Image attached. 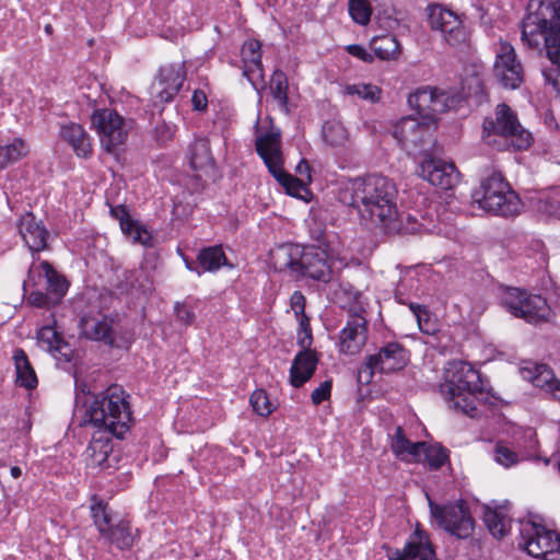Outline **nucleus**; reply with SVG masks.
Instances as JSON below:
<instances>
[{
    "instance_id": "f257e3e1",
    "label": "nucleus",
    "mask_w": 560,
    "mask_h": 560,
    "mask_svg": "<svg viewBox=\"0 0 560 560\" xmlns=\"http://www.w3.org/2000/svg\"><path fill=\"white\" fill-rule=\"evenodd\" d=\"M397 195L392 179L370 174L342 183L338 199L346 206L358 208L361 219L366 223L385 230L397 219Z\"/></svg>"
},
{
    "instance_id": "f03ea898",
    "label": "nucleus",
    "mask_w": 560,
    "mask_h": 560,
    "mask_svg": "<svg viewBox=\"0 0 560 560\" xmlns=\"http://www.w3.org/2000/svg\"><path fill=\"white\" fill-rule=\"evenodd\" d=\"M440 393L450 409L470 418L477 416V406L488 400L479 372L463 361L451 364Z\"/></svg>"
},
{
    "instance_id": "7ed1b4c3",
    "label": "nucleus",
    "mask_w": 560,
    "mask_h": 560,
    "mask_svg": "<svg viewBox=\"0 0 560 560\" xmlns=\"http://www.w3.org/2000/svg\"><path fill=\"white\" fill-rule=\"evenodd\" d=\"M272 259L279 271H288L295 279L327 283L332 277L331 258L326 249L316 245L283 244L277 248Z\"/></svg>"
},
{
    "instance_id": "20e7f679",
    "label": "nucleus",
    "mask_w": 560,
    "mask_h": 560,
    "mask_svg": "<svg viewBox=\"0 0 560 560\" xmlns=\"http://www.w3.org/2000/svg\"><path fill=\"white\" fill-rule=\"evenodd\" d=\"M482 127L483 140L499 151L527 150L533 142L532 133L520 124L517 115L504 103L497 105L493 117L485 118Z\"/></svg>"
},
{
    "instance_id": "39448f33",
    "label": "nucleus",
    "mask_w": 560,
    "mask_h": 560,
    "mask_svg": "<svg viewBox=\"0 0 560 560\" xmlns=\"http://www.w3.org/2000/svg\"><path fill=\"white\" fill-rule=\"evenodd\" d=\"M560 28V0H529L522 21V42L540 49L544 35Z\"/></svg>"
},
{
    "instance_id": "423d86ee",
    "label": "nucleus",
    "mask_w": 560,
    "mask_h": 560,
    "mask_svg": "<svg viewBox=\"0 0 560 560\" xmlns=\"http://www.w3.org/2000/svg\"><path fill=\"white\" fill-rule=\"evenodd\" d=\"M472 197L481 209L505 218L517 215L522 208L520 197L499 172L483 178Z\"/></svg>"
},
{
    "instance_id": "0eeeda50",
    "label": "nucleus",
    "mask_w": 560,
    "mask_h": 560,
    "mask_svg": "<svg viewBox=\"0 0 560 560\" xmlns=\"http://www.w3.org/2000/svg\"><path fill=\"white\" fill-rule=\"evenodd\" d=\"M80 387L82 393L91 395L93 398L89 404L84 402L86 406L80 425H91L95 429L86 454L90 458L89 465L97 467L105 463V393L97 392L95 386L89 387L86 384H81Z\"/></svg>"
},
{
    "instance_id": "6e6552de",
    "label": "nucleus",
    "mask_w": 560,
    "mask_h": 560,
    "mask_svg": "<svg viewBox=\"0 0 560 560\" xmlns=\"http://www.w3.org/2000/svg\"><path fill=\"white\" fill-rule=\"evenodd\" d=\"M500 304L514 317L534 325L546 323L551 316V308L545 298L520 288H503L500 293Z\"/></svg>"
},
{
    "instance_id": "1a4fd4ad",
    "label": "nucleus",
    "mask_w": 560,
    "mask_h": 560,
    "mask_svg": "<svg viewBox=\"0 0 560 560\" xmlns=\"http://www.w3.org/2000/svg\"><path fill=\"white\" fill-rule=\"evenodd\" d=\"M280 133L270 131L258 136L255 147L269 172L285 188L287 192L291 196L300 197L301 192L306 190V184L303 179L284 172L280 156Z\"/></svg>"
},
{
    "instance_id": "9d476101",
    "label": "nucleus",
    "mask_w": 560,
    "mask_h": 560,
    "mask_svg": "<svg viewBox=\"0 0 560 560\" xmlns=\"http://www.w3.org/2000/svg\"><path fill=\"white\" fill-rule=\"evenodd\" d=\"M434 126L419 121L413 116L400 118L393 127L392 135L398 144L409 154L427 155L434 145Z\"/></svg>"
},
{
    "instance_id": "9b49d317",
    "label": "nucleus",
    "mask_w": 560,
    "mask_h": 560,
    "mask_svg": "<svg viewBox=\"0 0 560 560\" xmlns=\"http://www.w3.org/2000/svg\"><path fill=\"white\" fill-rule=\"evenodd\" d=\"M410 360L407 348L398 341H388L375 353L364 358L359 370V377L364 376V383H370L375 373L392 374L404 370Z\"/></svg>"
},
{
    "instance_id": "f8f14e48",
    "label": "nucleus",
    "mask_w": 560,
    "mask_h": 560,
    "mask_svg": "<svg viewBox=\"0 0 560 560\" xmlns=\"http://www.w3.org/2000/svg\"><path fill=\"white\" fill-rule=\"evenodd\" d=\"M520 547L545 560H560V535L533 521L520 522Z\"/></svg>"
},
{
    "instance_id": "ddd939ff",
    "label": "nucleus",
    "mask_w": 560,
    "mask_h": 560,
    "mask_svg": "<svg viewBox=\"0 0 560 560\" xmlns=\"http://www.w3.org/2000/svg\"><path fill=\"white\" fill-rule=\"evenodd\" d=\"M431 516L438 526L459 539L471 536L475 521L465 501L438 504L429 499Z\"/></svg>"
},
{
    "instance_id": "4468645a",
    "label": "nucleus",
    "mask_w": 560,
    "mask_h": 560,
    "mask_svg": "<svg viewBox=\"0 0 560 560\" xmlns=\"http://www.w3.org/2000/svg\"><path fill=\"white\" fill-rule=\"evenodd\" d=\"M130 395L122 386H107V434L117 440H125L133 422Z\"/></svg>"
},
{
    "instance_id": "2eb2a0df",
    "label": "nucleus",
    "mask_w": 560,
    "mask_h": 560,
    "mask_svg": "<svg viewBox=\"0 0 560 560\" xmlns=\"http://www.w3.org/2000/svg\"><path fill=\"white\" fill-rule=\"evenodd\" d=\"M493 75L504 89L511 90L517 89L524 80L522 63L517 60L514 47L506 40L499 43Z\"/></svg>"
},
{
    "instance_id": "dca6fc26",
    "label": "nucleus",
    "mask_w": 560,
    "mask_h": 560,
    "mask_svg": "<svg viewBox=\"0 0 560 560\" xmlns=\"http://www.w3.org/2000/svg\"><path fill=\"white\" fill-rule=\"evenodd\" d=\"M85 296L88 303L79 324L80 337L102 341L105 338V302L95 291H88Z\"/></svg>"
},
{
    "instance_id": "f3484780",
    "label": "nucleus",
    "mask_w": 560,
    "mask_h": 560,
    "mask_svg": "<svg viewBox=\"0 0 560 560\" xmlns=\"http://www.w3.org/2000/svg\"><path fill=\"white\" fill-rule=\"evenodd\" d=\"M186 79L184 62H174L162 66L159 70L156 81L153 84L155 91L154 104H165L174 100L180 91Z\"/></svg>"
},
{
    "instance_id": "a211bd4d",
    "label": "nucleus",
    "mask_w": 560,
    "mask_h": 560,
    "mask_svg": "<svg viewBox=\"0 0 560 560\" xmlns=\"http://www.w3.org/2000/svg\"><path fill=\"white\" fill-rule=\"evenodd\" d=\"M417 173L431 185L441 189H452L458 182L459 173L454 163L434 159L431 153L423 155Z\"/></svg>"
},
{
    "instance_id": "6ab92c4d",
    "label": "nucleus",
    "mask_w": 560,
    "mask_h": 560,
    "mask_svg": "<svg viewBox=\"0 0 560 560\" xmlns=\"http://www.w3.org/2000/svg\"><path fill=\"white\" fill-rule=\"evenodd\" d=\"M20 236L33 254H38L48 247L49 231L43 220L37 219L33 212H25L16 223Z\"/></svg>"
},
{
    "instance_id": "aec40b11",
    "label": "nucleus",
    "mask_w": 560,
    "mask_h": 560,
    "mask_svg": "<svg viewBox=\"0 0 560 560\" xmlns=\"http://www.w3.org/2000/svg\"><path fill=\"white\" fill-rule=\"evenodd\" d=\"M366 340L368 320L360 314H351L339 334V351L343 354L359 353Z\"/></svg>"
},
{
    "instance_id": "412c9836",
    "label": "nucleus",
    "mask_w": 560,
    "mask_h": 560,
    "mask_svg": "<svg viewBox=\"0 0 560 560\" xmlns=\"http://www.w3.org/2000/svg\"><path fill=\"white\" fill-rule=\"evenodd\" d=\"M388 560H436L434 549L424 530L416 529L402 550L389 549Z\"/></svg>"
},
{
    "instance_id": "4be33fe9",
    "label": "nucleus",
    "mask_w": 560,
    "mask_h": 560,
    "mask_svg": "<svg viewBox=\"0 0 560 560\" xmlns=\"http://www.w3.org/2000/svg\"><path fill=\"white\" fill-rule=\"evenodd\" d=\"M107 206L109 207L110 217L118 222L124 235L129 237L135 244H141L144 247L153 246L151 233L145 226L132 219L125 205L110 206L107 202Z\"/></svg>"
},
{
    "instance_id": "5701e85b",
    "label": "nucleus",
    "mask_w": 560,
    "mask_h": 560,
    "mask_svg": "<svg viewBox=\"0 0 560 560\" xmlns=\"http://www.w3.org/2000/svg\"><path fill=\"white\" fill-rule=\"evenodd\" d=\"M551 66L542 70L545 81L560 93V28L544 35L541 45Z\"/></svg>"
},
{
    "instance_id": "b1692460",
    "label": "nucleus",
    "mask_w": 560,
    "mask_h": 560,
    "mask_svg": "<svg viewBox=\"0 0 560 560\" xmlns=\"http://www.w3.org/2000/svg\"><path fill=\"white\" fill-rule=\"evenodd\" d=\"M318 364V357L311 348L301 349L292 362L290 369V384L299 388L314 375Z\"/></svg>"
},
{
    "instance_id": "393cba45",
    "label": "nucleus",
    "mask_w": 560,
    "mask_h": 560,
    "mask_svg": "<svg viewBox=\"0 0 560 560\" xmlns=\"http://www.w3.org/2000/svg\"><path fill=\"white\" fill-rule=\"evenodd\" d=\"M261 45L259 40L250 39L244 43L241 55L243 75L256 88V81H264V67L261 62Z\"/></svg>"
},
{
    "instance_id": "a878e982",
    "label": "nucleus",
    "mask_w": 560,
    "mask_h": 560,
    "mask_svg": "<svg viewBox=\"0 0 560 560\" xmlns=\"http://www.w3.org/2000/svg\"><path fill=\"white\" fill-rule=\"evenodd\" d=\"M37 342L42 349L49 352L57 359L69 362L72 358V350L54 325H45L37 331Z\"/></svg>"
},
{
    "instance_id": "bb28decb",
    "label": "nucleus",
    "mask_w": 560,
    "mask_h": 560,
    "mask_svg": "<svg viewBox=\"0 0 560 560\" xmlns=\"http://www.w3.org/2000/svg\"><path fill=\"white\" fill-rule=\"evenodd\" d=\"M133 124L132 119L125 118L116 109L107 108V153L126 143Z\"/></svg>"
},
{
    "instance_id": "cd10ccee",
    "label": "nucleus",
    "mask_w": 560,
    "mask_h": 560,
    "mask_svg": "<svg viewBox=\"0 0 560 560\" xmlns=\"http://www.w3.org/2000/svg\"><path fill=\"white\" fill-rule=\"evenodd\" d=\"M59 137L71 145L78 156L86 159L92 155L90 137L81 125L75 122L61 125Z\"/></svg>"
},
{
    "instance_id": "c85d7f7f",
    "label": "nucleus",
    "mask_w": 560,
    "mask_h": 560,
    "mask_svg": "<svg viewBox=\"0 0 560 560\" xmlns=\"http://www.w3.org/2000/svg\"><path fill=\"white\" fill-rule=\"evenodd\" d=\"M524 378L540 388H547L560 399V381L555 377L552 370L547 364H535L532 369L524 368Z\"/></svg>"
},
{
    "instance_id": "c756f323",
    "label": "nucleus",
    "mask_w": 560,
    "mask_h": 560,
    "mask_svg": "<svg viewBox=\"0 0 560 560\" xmlns=\"http://www.w3.org/2000/svg\"><path fill=\"white\" fill-rule=\"evenodd\" d=\"M189 164L195 171L212 168L214 159L210 150V142L205 137H198L189 147Z\"/></svg>"
},
{
    "instance_id": "7c9ffc66",
    "label": "nucleus",
    "mask_w": 560,
    "mask_h": 560,
    "mask_svg": "<svg viewBox=\"0 0 560 560\" xmlns=\"http://www.w3.org/2000/svg\"><path fill=\"white\" fill-rule=\"evenodd\" d=\"M13 361L16 372V384L26 389H33L37 386L38 380L36 373L23 349H15Z\"/></svg>"
},
{
    "instance_id": "2f4dec72",
    "label": "nucleus",
    "mask_w": 560,
    "mask_h": 560,
    "mask_svg": "<svg viewBox=\"0 0 560 560\" xmlns=\"http://www.w3.org/2000/svg\"><path fill=\"white\" fill-rule=\"evenodd\" d=\"M39 269L46 279L47 292L52 296V301L58 304L68 291L67 280L46 260L40 261Z\"/></svg>"
},
{
    "instance_id": "473e14b6",
    "label": "nucleus",
    "mask_w": 560,
    "mask_h": 560,
    "mask_svg": "<svg viewBox=\"0 0 560 560\" xmlns=\"http://www.w3.org/2000/svg\"><path fill=\"white\" fill-rule=\"evenodd\" d=\"M107 540L118 549H129L135 541V534L127 521H119L116 525L112 524V517L107 513Z\"/></svg>"
},
{
    "instance_id": "72a5a7b5",
    "label": "nucleus",
    "mask_w": 560,
    "mask_h": 560,
    "mask_svg": "<svg viewBox=\"0 0 560 560\" xmlns=\"http://www.w3.org/2000/svg\"><path fill=\"white\" fill-rule=\"evenodd\" d=\"M197 261L202 273L215 272L222 266H226L229 264L223 248L220 245L209 246L200 249L197 255Z\"/></svg>"
},
{
    "instance_id": "f704fd0d",
    "label": "nucleus",
    "mask_w": 560,
    "mask_h": 560,
    "mask_svg": "<svg viewBox=\"0 0 560 560\" xmlns=\"http://www.w3.org/2000/svg\"><path fill=\"white\" fill-rule=\"evenodd\" d=\"M421 447H423V442H410L400 425L395 429L390 439V448L397 457L413 460Z\"/></svg>"
},
{
    "instance_id": "c9c22d12",
    "label": "nucleus",
    "mask_w": 560,
    "mask_h": 560,
    "mask_svg": "<svg viewBox=\"0 0 560 560\" xmlns=\"http://www.w3.org/2000/svg\"><path fill=\"white\" fill-rule=\"evenodd\" d=\"M448 460V450L439 444H428L423 442V447L418 451V455L412 462L428 465L431 470L440 469Z\"/></svg>"
},
{
    "instance_id": "e433bc0d",
    "label": "nucleus",
    "mask_w": 560,
    "mask_h": 560,
    "mask_svg": "<svg viewBox=\"0 0 560 560\" xmlns=\"http://www.w3.org/2000/svg\"><path fill=\"white\" fill-rule=\"evenodd\" d=\"M269 88L270 93L273 100L278 103L280 109L285 115H289L291 109L289 107V82L287 74L283 71L276 69L271 75Z\"/></svg>"
},
{
    "instance_id": "4c0bfd02",
    "label": "nucleus",
    "mask_w": 560,
    "mask_h": 560,
    "mask_svg": "<svg viewBox=\"0 0 560 560\" xmlns=\"http://www.w3.org/2000/svg\"><path fill=\"white\" fill-rule=\"evenodd\" d=\"M374 55L381 60L395 59L400 52V45L394 35L375 36L370 43Z\"/></svg>"
},
{
    "instance_id": "58836bf2",
    "label": "nucleus",
    "mask_w": 560,
    "mask_h": 560,
    "mask_svg": "<svg viewBox=\"0 0 560 560\" xmlns=\"http://www.w3.org/2000/svg\"><path fill=\"white\" fill-rule=\"evenodd\" d=\"M485 523L495 538H502L506 535L511 527V518L508 516L503 508L488 510L485 513Z\"/></svg>"
},
{
    "instance_id": "ea45409f",
    "label": "nucleus",
    "mask_w": 560,
    "mask_h": 560,
    "mask_svg": "<svg viewBox=\"0 0 560 560\" xmlns=\"http://www.w3.org/2000/svg\"><path fill=\"white\" fill-rule=\"evenodd\" d=\"M435 93V88L421 86L408 96L409 106L421 115L424 120L430 117L429 110Z\"/></svg>"
},
{
    "instance_id": "a19ab883",
    "label": "nucleus",
    "mask_w": 560,
    "mask_h": 560,
    "mask_svg": "<svg viewBox=\"0 0 560 560\" xmlns=\"http://www.w3.org/2000/svg\"><path fill=\"white\" fill-rule=\"evenodd\" d=\"M28 152L27 144L21 138H15L11 143L0 145V170L15 163Z\"/></svg>"
},
{
    "instance_id": "79ce46f5",
    "label": "nucleus",
    "mask_w": 560,
    "mask_h": 560,
    "mask_svg": "<svg viewBox=\"0 0 560 560\" xmlns=\"http://www.w3.org/2000/svg\"><path fill=\"white\" fill-rule=\"evenodd\" d=\"M324 141L330 147H341L348 140V132L343 125L336 120H328L323 125Z\"/></svg>"
},
{
    "instance_id": "37998d69",
    "label": "nucleus",
    "mask_w": 560,
    "mask_h": 560,
    "mask_svg": "<svg viewBox=\"0 0 560 560\" xmlns=\"http://www.w3.org/2000/svg\"><path fill=\"white\" fill-rule=\"evenodd\" d=\"M522 456L515 450L509 447L503 441L497 442L493 447V459L504 468H511L520 463Z\"/></svg>"
},
{
    "instance_id": "c03bdc74",
    "label": "nucleus",
    "mask_w": 560,
    "mask_h": 560,
    "mask_svg": "<svg viewBox=\"0 0 560 560\" xmlns=\"http://www.w3.org/2000/svg\"><path fill=\"white\" fill-rule=\"evenodd\" d=\"M348 10L351 19L360 25H366L371 20L372 8L368 0H349Z\"/></svg>"
},
{
    "instance_id": "a18cd8bd",
    "label": "nucleus",
    "mask_w": 560,
    "mask_h": 560,
    "mask_svg": "<svg viewBox=\"0 0 560 560\" xmlns=\"http://www.w3.org/2000/svg\"><path fill=\"white\" fill-rule=\"evenodd\" d=\"M539 210L552 215L560 217V190L552 189L539 198Z\"/></svg>"
},
{
    "instance_id": "49530a36",
    "label": "nucleus",
    "mask_w": 560,
    "mask_h": 560,
    "mask_svg": "<svg viewBox=\"0 0 560 560\" xmlns=\"http://www.w3.org/2000/svg\"><path fill=\"white\" fill-rule=\"evenodd\" d=\"M249 401L254 411L261 417H268L273 411V406L264 389H256Z\"/></svg>"
},
{
    "instance_id": "de8ad7c7",
    "label": "nucleus",
    "mask_w": 560,
    "mask_h": 560,
    "mask_svg": "<svg viewBox=\"0 0 560 560\" xmlns=\"http://www.w3.org/2000/svg\"><path fill=\"white\" fill-rule=\"evenodd\" d=\"M299 327L296 330V343L301 349L311 348L313 343V335L310 323V317L302 316L296 318Z\"/></svg>"
},
{
    "instance_id": "09e8293b",
    "label": "nucleus",
    "mask_w": 560,
    "mask_h": 560,
    "mask_svg": "<svg viewBox=\"0 0 560 560\" xmlns=\"http://www.w3.org/2000/svg\"><path fill=\"white\" fill-rule=\"evenodd\" d=\"M347 91L351 95H358L362 100L376 102L380 100L381 90L373 84H353L347 88Z\"/></svg>"
},
{
    "instance_id": "8fccbe9b",
    "label": "nucleus",
    "mask_w": 560,
    "mask_h": 560,
    "mask_svg": "<svg viewBox=\"0 0 560 560\" xmlns=\"http://www.w3.org/2000/svg\"><path fill=\"white\" fill-rule=\"evenodd\" d=\"M454 14L453 11L444 9L440 5H433L430 8L429 24L432 30L441 31L445 25L446 21L451 20Z\"/></svg>"
},
{
    "instance_id": "3c124183",
    "label": "nucleus",
    "mask_w": 560,
    "mask_h": 560,
    "mask_svg": "<svg viewBox=\"0 0 560 560\" xmlns=\"http://www.w3.org/2000/svg\"><path fill=\"white\" fill-rule=\"evenodd\" d=\"M450 97L445 92L439 91L435 89V93L430 106L429 115L430 117H427V120L431 122L434 126V115L442 114L446 112L450 107L448 104Z\"/></svg>"
},
{
    "instance_id": "603ef678",
    "label": "nucleus",
    "mask_w": 560,
    "mask_h": 560,
    "mask_svg": "<svg viewBox=\"0 0 560 560\" xmlns=\"http://www.w3.org/2000/svg\"><path fill=\"white\" fill-rule=\"evenodd\" d=\"M91 513L98 532L105 533V504L96 495L92 498Z\"/></svg>"
},
{
    "instance_id": "864d4df0",
    "label": "nucleus",
    "mask_w": 560,
    "mask_h": 560,
    "mask_svg": "<svg viewBox=\"0 0 560 560\" xmlns=\"http://www.w3.org/2000/svg\"><path fill=\"white\" fill-rule=\"evenodd\" d=\"M444 39L451 46L459 47L466 45L469 40V31L462 22L458 27H455Z\"/></svg>"
},
{
    "instance_id": "5fc2aeb1",
    "label": "nucleus",
    "mask_w": 560,
    "mask_h": 560,
    "mask_svg": "<svg viewBox=\"0 0 560 560\" xmlns=\"http://www.w3.org/2000/svg\"><path fill=\"white\" fill-rule=\"evenodd\" d=\"M417 322L419 329L425 335H434L438 331L436 320L428 308L417 314Z\"/></svg>"
},
{
    "instance_id": "6e6d98bb",
    "label": "nucleus",
    "mask_w": 560,
    "mask_h": 560,
    "mask_svg": "<svg viewBox=\"0 0 560 560\" xmlns=\"http://www.w3.org/2000/svg\"><path fill=\"white\" fill-rule=\"evenodd\" d=\"M332 381L326 380L318 387H316L311 395L313 405L318 406L326 401L331 396Z\"/></svg>"
},
{
    "instance_id": "4d7b16f0",
    "label": "nucleus",
    "mask_w": 560,
    "mask_h": 560,
    "mask_svg": "<svg viewBox=\"0 0 560 560\" xmlns=\"http://www.w3.org/2000/svg\"><path fill=\"white\" fill-rule=\"evenodd\" d=\"M432 228L431 223L427 222L425 219L419 222L415 215L408 214L404 229L408 233H429L432 231Z\"/></svg>"
},
{
    "instance_id": "13d9d810",
    "label": "nucleus",
    "mask_w": 560,
    "mask_h": 560,
    "mask_svg": "<svg viewBox=\"0 0 560 560\" xmlns=\"http://www.w3.org/2000/svg\"><path fill=\"white\" fill-rule=\"evenodd\" d=\"M27 301L31 305L37 307H50L57 304L48 292L44 293L42 291H32Z\"/></svg>"
},
{
    "instance_id": "bf43d9fd",
    "label": "nucleus",
    "mask_w": 560,
    "mask_h": 560,
    "mask_svg": "<svg viewBox=\"0 0 560 560\" xmlns=\"http://www.w3.org/2000/svg\"><path fill=\"white\" fill-rule=\"evenodd\" d=\"M306 298L301 291H294L290 298V307L295 318L306 316L305 313Z\"/></svg>"
},
{
    "instance_id": "052dcab7",
    "label": "nucleus",
    "mask_w": 560,
    "mask_h": 560,
    "mask_svg": "<svg viewBox=\"0 0 560 560\" xmlns=\"http://www.w3.org/2000/svg\"><path fill=\"white\" fill-rule=\"evenodd\" d=\"M91 124L92 127L97 131L101 143H103L105 138V109H95L91 117Z\"/></svg>"
},
{
    "instance_id": "680f3d73",
    "label": "nucleus",
    "mask_w": 560,
    "mask_h": 560,
    "mask_svg": "<svg viewBox=\"0 0 560 560\" xmlns=\"http://www.w3.org/2000/svg\"><path fill=\"white\" fill-rule=\"evenodd\" d=\"M115 331L107 326V346L110 348H117L118 350H127L130 346V337L129 336H122L119 339H117L114 336Z\"/></svg>"
},
{
    "instance_id": "e2e57ef3",
    "label": "nucleus",
    "mask_w": 560,
    "mask_h": 560,
    "mask_svg": "<svg viewBox=\"0 0 560 560\" xmlns=\"http://www.w3.org/2000/svg\"><path fill=\"white\" fill-rule=\"evenodd\" d=\"M175 313H176L177 319L185 325L192 324V322L195 319V313L192 312V310L190 307H188L185 304L177 303L175 305Z\"/></svg>"
},
{
    "instance_id": "0e129e2a",
    "label": "nucleus",
    "mask_w": 560,
    "mask_h": 560,
    "mask_svg": "<svg viewBox=\"0 0 560 560\" xmlns=\"http://www.w3.org/2000/svg\"><path fill=\"white\" fill-rule=\"evenodd\" d=\"M346 49L351 56L357 57L365 62H372L374 59L373 56L371 54H369L365 50V48L362 47L361 45L351 44V45H348Z\"/></svg>"
},
{
    "instance_id": "69168bd1",
    "label": "nucleus",
    "mask_w": 560,
    "mask_h": 560,
    "mask_svg": "<svg viewBox=\"0 0 560 560\" xmlns=\"http://www.w3.org/2000/svg\"><path fill=\"white\" fill-rule=\"evenodd\" d=\"M191 104L195 110H205L208 106V98L203 91L195 90L191 96Z\"/></svg>"
},
{
    "instance_id": "338daca9",
    "label": "nucleus",
    "mask_w": 560,
    "mask_h": 560,
    "mask_svg": "<svg viewBox=\"0 0 560 560\" xmlns=\"http://www.w3.org/2000/svg\"><path fill=\"white\" fill-rule=\"evenodd\" d=\"M115 273L117 275V277L119 278L120 275L121 277L124 278V280L119 281L115 287L117 289V291L119 293H124L125 291L128 290L129 288V280L131 278V272L128 271V270H119V269H116L115 270Z\"/></svg>"
},
{
    "instance_id": "774afa93",
    "label": "nucleus",
    "mask_w": 560,
    "mask_h": 560,
    "mask_svg": "<svg viewBox=\"0 0 560 560\" xmlns=\"http://www.w3.org/2000/svg\"><path fill=\"white\" fill-rule=\"evenodd\" d=\"M462 22L463 21L460 20V18L456 13H454L451 16V20L446 21L445 25L440 31L443 34V37H445L447 34H450L455 27H458V25Z\"/></svg>"
}]
</instances>
